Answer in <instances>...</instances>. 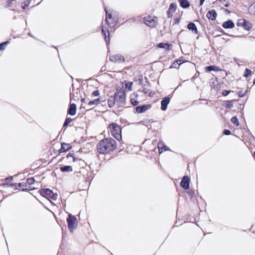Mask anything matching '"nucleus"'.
<instances>
[{
  "instance_id": "1",
  "label": "nucleus",
  "mask_w": 255,
  "mask_h": 255,
  "mask_svg": "<svg viewBox=\"0 0 255 255\" xmlns=\"http://www.w3.org/2000/svg\"><path fill=\"white\" fill-rule=\"evenodd\" d=\"M117 147L116 141L112 138H105L101 140L97 146L100 154H107L113 151Z\"/></svg>"
},
{
  "instance_id": "2",
  "label": "nucleus",
  "mask_w": 255,
  "mask_h": 255,
  "mask_svg": "<svg viewBox=\"0 0 255 255\" xmlns=\"http://www.w3.org/2000/svg\"><path fill=\"white\" fill-rule=\"evenodd\" d=\"M109 128L112 135L118 140L120 141L122 139V129L117 124L112 123L110 125Z\"/></svg>"
},
{
  "instance_id": "3",
  "label": "nucleus",
  "mask_w": 255,
  "mask_h": 255,
  "mask_svg": "<svg viewBox=\"0 0 255 255\" xmlns=\"http://www.w3.org/2000/svg\"><path fill=\"white\" fill-rule=\"evenodd\" d=\"M68 214V217L67 218L68 228L71 233H73L77 229L78 226V222L76 217L70 213Z\"/></svg>"
},
{
  "instance_id": "4",
  "label": "nucleus",
  "mask_w": 255,
  "mask_h": 255,
  "mask_svg": "<svg viewBox=\"0 0 255 255\" xmlns=\"http://www.w3.org/2000/svg\"><path fill=\"white\" fill-rule=\"evenodd\" d=\"M114 97L116 100V106L118 107L122 106L126 100L123 91L117 89L114 95Z\"/></svg>"
},
{
  "instance_id": "5",
  "label": "nucleus",
  "mask_w": 255,
  "mask_h": 255,
  "mask_svg": "<svg viewBox=\"0 0 255 255\" xmlns=\"http://www.w3.org/2000/svg\"><path fill=\"white\" fill-rule=\"evenodd\" d=\"M39 192L41 196L47 198L49 201H50V199L56 200L58 197L57 193H53L51 190L48 188L41 189Z\"/></svg>"
},
{
  "instance_id": "6",
  "label": "nucleus",
  "mask_w": 255,
  "mask_h": 255,
  "mask_svg": "<svg viewBox=\"0 0 255 255\" xmlns=\"http://www.w3.org/2000/svg\"><path fill=\"white\" fill-rule=\"evenodd\" d=\"M106 13V21L108 24L111 27L115 26L118 20V17L117 16H113L111 13H108L106 8H105Z\"/></svg>"
},
{
  "instance_id": "7",
  "label": "nucleus",
  "mask_w": 255,
  "mask_h": 255,
  "mask_svg": "<svg viewBox=\"0 0 255 255\" xmlns=\"http://www.w3.org/2000/svg\"><path fill=\"white\" fill-rule=\"evenodd\" d=\"M157 17L147 16L144 18V23L148 27L154 28L157 25Z\"/></svg>"
},
{
  "instance_id": "8",
  "label": "nucleus",
  "mask_w": 255,
  "mask_h": 255,
  "mask_svg": "<svg viewBox=\"0 0 255 255\" xmlns=\"http://www.w3.org/2000/svg\"><path fill=\"white\" fill-rule=\"evenodd\" d=\"M238 25L242 26L245 29L249 30L252 28V24L249 22L244 19H240L239 20Z\"/></svg>"
},
{
  "instance_id": "9",
  "label": "nucleus",
  "mask_w": 255,
  "mask_h": 255,
  "mask_svg": "<svg viewBox=\"0 0 255 255\" xmlns=\"http://www.w3.org/2000/svg\"><path fill=\"white\" fill-rule=\"evenodd\" d=\"M110 60L112 62L117 63H121L125 61L124 57L120 54H116L110 56Z\"/></svg>"
},
{
  "instance_id": "10",
  "label": "nucleus",
  "mask_w": 255,
  "mask_h": 255,
  "mask_svg": "<svg viewBox=\"0 0 255 255\" xmlns=\"http://www.w3.org/2000/svg\"><path fill=\"white\" fill-rule=\"evenodd\" d=\"M189 178L187 176H184L180 182V186L185 190L188 189L189 188Z\"/></svg>"
},
{
  "instance_id": "11",
  "label": "nucleus",
  "mask_w": 255,
  "mask_h": 255,
  "mask_svg": "<svg viewBox=\"0 0 255 255\" xmlns=\"http://www.w3.org/2000/svg\"><path fill=\"white\" fill-rule=\"evenodd\" d=\"M151 108L150 104L143 105L139 106L135 108L136 112L138 114H141L145 112Z\"/></svg>"
},
{
  "instance_id": "12",
  "label": "nucleus",
  "mask_w": 255,
  "mask_h": 255,
  "mask_svg": "<svg viewBox=\"0 0 255 255\" xmlns=\"http://www.w3.org/2000/svg\"><path fill=\"white\" fill-rule=\"evenodd\" d=\"M170 99L168 97H164L161 101V109L165 111L167 108V106L170 102Z\"/></svg>"
},
{
  "instance_id": "13",
  "label": "nucleus",
  "mask_w": 255,
  "mask_h": 255,
  "mask_svg": "<svg viewBox=\"0 0 255 255\" xmlns=\"http://www.w3.org/2000/svg\"><path fill=\"white\" fill-rule=\"evenodd\" d=\"M217 16L216 11L214 9L209 10L206 16L209 19L211 20H214L216 19Z\"/></svg>"
},
{
  "instance_id": "14",
  "label": "nucleus",
  "mask_w": 255,
  "mask_h": 255,
  "mask_svg": "<svg viewBox=\"0 0 255 255\" xmlns=\"http://www.w3.org/2000/svg\"><path fill=\"white\" fill-rule=\"evenodd\" d=\"M76 110H77V106L75 104L72 103L70 104L68 111L67 113L68 114L71 115V116H74L76 114Z\"/></svg>"
},
{
  "instance_id": "15",
  "label": "nucleus",
  "mask_w": 255,
  "mask_h": 255,
  "mask_svg": "<svg viewBox=\"0 0 255 255\" xmlns=\"http://www.w3.org/2000/svg\"><path fill=\"white\" fill-rule=\"evenodd\" d=\"M66 159L67 160V163L69 164H71L73 162H74L76 160V158L74 156V154L73 152H69L66 155Z\"/></svg>"
},
{
  "instance_id": "16",
  "label": "nucleus",
  "mask_w": 255,
  "mask_h": 255,
  "mask_svg": "<svg viewBox=\"0 0 255 255\" xmlns=\"http://www.w3.org/2000/svg\"><path fill=\"white\" fill-rule=\"evenodd\" d=\"M100 101L101 100L99 98L89 101L88 103L87 107V108L88 109L87 110L92 109L93 105H98L100 103Z\"/></svg>"
},
{
  "instance_id": "17",
  "label": "nucleus",
  "mask_w": 255,
  "mask_h": 255,
  "mask_svg": "<svg viewBox=\"0 0 255 255\" xmlns=\"http://www.w3.org/2000/svg\"><path fill=\"white\" fill-rule=\"evenodd\" d=\"M234 26L235 24L233 21L231 20H228L224 22L222 24V26L224 28H232L234 27Z\"/></svg>"
},
{
  "instance_id": "18",
  "label": "nucleus",
  "mask_w": 255,
  "mask_h": 255,
  "mask_svg": "<svg viewBox=\"0 0 255 255\" xmlns=\"http://www.w3.org/2000/svg\"><path fill=\"white\" fill-rule=\"evenodd\" d=\"M187 28L189 30H191L195 34H197L198 33L197 28L193 22H191L188 23L187 25Z\"/></svg>"
},
{
  "instance_id": "19",
  "label": "nucleus",
  "mask_w": 255,
  "mask_h": 255,
  "mask_svg": "<svg viewBox=\"0 0 255 255\" xmlns=\"http://www.w3.org/2000/svg\"><path fill=\"white\" fill-rule=\"evenodd\" d=\"M206 72H210L212 71H221V69L216 66L211 65V66L206 67Z\"/></svg>"
},
{
  "instance_id": "20",
  "label": "nucleus",
  "mask_w": 255,
  "mask_h": 255,
  "mask_svg": "<svg viewBox=\"0 0 255 255\" xmlns=\"http://www.w3.org/2000/svg\"><path fill=\"white\" fill-rule=\"evenodd\" d=\"M108 104L110 108L113 107L115 105H116V100L114 98V96H110L108 100Z\"/></svg>"
},
{
  "instance_id": "21",
  "label": "nucleus",
  "mask_w": 255,
  "mask_h": 255,
  "mask_svg": "<svg viewBox=\"0 0 255 255\" xmlns=\"http://www.w3.org/2000/svg\"><path fill=\"white\" fill-rule=\"evenodd\" d=\"M180 5L183 8H187L190 6V3L187 0H178Z\"/></svg>"
},
{
  "instance_id": "22",
  "label": "nucleus",
  "mask_w": 255,
  "mask_h": 255,
  "mask_svg": "<svg viewBox=\"0 0 255 255\" xmlns=\"http://www.w3.org/2000/svg\"><path fill=\"white\" fill-rule=\"evenodd\" d=\"M171 44L167 43H160L158 44L157 47L161 48H164L168 50L170 47Z\"/></svg>"
},
{
  "instance_id": "23",
  "label": "nucleus",
  "mask_w": 255,
  "mask_h": 255,
  "mask_svg": "<svg viewBox=\"0 0 255 255\" xmlns=\"http://www.w3.org/2000/svg\"><path fill=\"white\" fill-rule=\"evenodd\" d=\"M176 8H177V4L176 3H171L169 5V8L167 11L168 13L169 14V13L170 11H171L172 12H175Z\"/></svg>"
},
{
  "instance_id": "24",
  "label": "nucleus",
  "mask_w": 255,
  "mask_h": 255,
  "mask_svg": "<svg viewBox=\"0 0 255 255\" xmlns=\"http://www.w3.org/2000/svg\"><path fill=\"white\" fill-rule=\"evenodd\" d=\"M182 63L181 60H177L176 62H174L172 63V64L170 66L171 68H178L179 67V65Z\"/></svg>"
},
{
  "instance_id": "25",
  "label": "nucleus",
  "mask_w": 255,
  "mask_h": 255,
  "mask_svg": "<svg viewBox=\"0 0 255 255\" xmlns=\"http://www.w3.org/2000/svg\"><path fill=\"white\" fill-rule=\"evenodd\" d=\"M132 86V82L125 81V90L128 91H130Z\"/></svg>"
},
{
  "instance_id": "26",
  "label": "nucleus",
  "mask_w": 255,
  "mask_h": 255,
  "mask_svg": "<svg viewBox=\"0 0 255 255\" xmlns=\"http://www.w3.org/2000/svg\"><path fill=\"white\" fill-rule=\"evenodd\" d=\"M102 33L105 36V40L107 44L110 42L109 32H108V36L106 35V31L104 28H102Z\"/></svg>"
},
{
  "instance_id": "27",
  "label": "nucleus",
  "mask_w": 255,
  "mask_h": 255,
  "mask_svg": "<svg viewBox=\"0 0 255 255\" xmlns=\"http://www.w3.org/2000/svg\"><path fill=\"white\" fill-rule=\"evenodd\" d=\"M231 121L233 124L235 125L236 126H239V122L237 117H233V118H232V119H231Z\"/></svg>"
},
{
  "instance_id": "28",
  "label": "nucleus",
  "mask_w": 255,
  "mask_h": 255,
  "mask_svg": "<svg viewBox=\"0 0 255 255\" xmlns=\"http://www.w3.org/2000/svg\"><path fill=\"white\" fill-rule=\"evenodd\" d=\"M233 102H234V101H233V100L226 101V108H228V109L232 108L233 106Z\"/></svg>"
},
{
  "instance_id": "29",
  "label": "nucleus",
  "mask_w": 255,
  "mask_h": 255,
  "mask_svg": "<svg viewBox=\"0 0 255 255\" xmlns=\"http://www.w3.org/2000/svg\"><path fill=\"white\" fill-rule=\"evenodd\" d=\"M9 43V41H6L0 44V49L3 50L5 49V46Z\"/></svg>"
},
{
  "instance_id": "30",
  "label": "nucleus",
  "mask_w": 255,
  "mask_h": 255,
  "mask_svg": "<svg viewBox=\"0 0 255 255\" xmlns=\"http://www.w3.org/2000/svg\"><path fill=\"white\" fill-rule=\"evenodd\" d=\"M29 4H30V1L29 0L23 1L22 3V8L23 9H25L26 7L28 6Z\"/></svg>"
},
{
  "instance_id": "31",
  "label": "nucleus",
  "mask_w": 255,
  "mask_h": 255,
  "mask_svg": "<svg viewBox=\"0 0 255 255\" xmlns=\"http://www.w3.org/2000/svg\"><path fill=\"white\" fill-rule=\"evenodd\" d=\"M252 74V71L249 69H246L244 76L246 77H248V76H250Z\"/></svg>"
},
{
  "instance_id": "32",
  "label": "nucleus",
  "mask_w": 255,
  "mask_h": 255,
  "mask_svg": "<svg viewBox=\"0 0 255 255\" xmlns=\"http://www.w3.org/2000/svg\"><path fill=\"white\" fill-rule=\"evenodd\" d=\"M35 182L34 178L33 177L28 178L27 179V183L29 185H32Z\"/></svg>"
},
{
  "instance_id": "33",
  "label": "nucleus",
  "mask_w": 255,
  "mask_h": 255,
  "mask_svg": "<svg viewBox=\"0 0 255 255\" xmlns=\"http://www.w3.org/2000/svg\"><path fill=\"white\" fill-rule=\"evenodd\" d=\"M72 119L70 118H67L65 120V127L67 126L72 121Z\"/></svg>"
},
{
  "instance_id": "34",
  "label": "nucleus",
  "mask_w": 255,
  "mask_h": 255,
  "mask_svg": "<svg viewBox=\"0 0 255 255\" xmlns=\"http://www.w3.org/2000/svg\"><path fill=\"white\" fill-rule=\"evenodd\" d=\"M158 147L159 153L163 152V151H166L167 150V148L166 146L165 147V148L164 147V148H163L160 146L159 144H158Z\"/></svg>"
},
{
  "instance_id": "35",
  "label": "nucleus",
  "mask_w": 255,
  "mask_h": 255,
  "mask_svg": "<svg viewBox=\"0 0 255 255\" xmlns=\"http://www.w3.org/2000/svg\"><path fill=\"white\" fill-rule=\"evenodd\" d=\"M72 148V146L70 144H67L65 143V152Z\"/></svg>"
},
{
  "instance_id": "36",
  "label": "nucleus",
  "mask_w": 255,
  "mask_h": 255,
  "mask_svg": "<svg viewBox=\"0 0 255 255\" xmlns=\"http://www.w3.org/2000/svg\"><path fill=\"white\" fill-rule=\"evenodd\" d=\"M72 167L70 165H65V172L72 171Z\"/></svg>"
},
{
  "instance_id": "37",
  "label": "nucleus",
  "mask_w": 255,
  "mask_h": 255,
  "mask_svg": "<svg viewBox=\"0 0 255 255\" xmlns=\"http://www.w3.org/2000/svg\"><path fill=\"white\" fill-rule=\"evenodd\" d=\"M130 102H131V104L133 106H136L138 103V102L137 101V100H136L133 98L130 99Z\"/></svg>"
},
{
  "instance_id": "38",
  "label": "nucleus",
  "mask_w": 255,
  "mask_h": 255,
  "mask_svg": "<svg viewBox=\"0 0 255 255\" xmlns=\"http://www.w3.org/2000/svg\"><path fill=\"white\" fill-rule=\"evenodd\" d=\"M99 94H100V92H99V90H98L93 91L92 93V96H95V97L98 96L99 95Z\"/></svg>"
},
{
  "instance_id": "39",
  "label": "nucleus",
  "mask_w": 255,
  "mask_h": 255,
  "mask_svg": "<svg viewBox=\"0 0 255 255\" xmlns=\"http://www.w3.org/2000/svg\"><path fill=\"white\" fill-rule=\"evenodd\" d=\"M223 133L225 135H228L231 134V131L230 130L227 129H225L223 131Z\"/></svg>"
},
{
  "instance_id": "40",
  "label": "nucleus",
  "mask_w": 255,
  "mask_h": 255,
  "mask_svg": "<svg viewBox=\"0 0 255 255\" xmlns=\"http://www.w3.org/2000/svg\"><path fill=\"white\" fill-rule=\"evenodd\" d=\"M230 93H231L230 91L225 90L222 92V95L225 96H226L228 95Z\"/></svg>"
},
{
  "instance_id": "41",
  "label": "nucleus",
  "mask_w": 255,
  "mask_h": 255,
  "mask_svg": "<svg viewBox=\"0 0 255 255\" xmlns=\"http://www.w3.org/2000/svg\"><path fill=\"white\" fill-rule=\"evenodd\" d=\"M13 177L12 176H9L8 177H7L5 178V181L6 182H11V181H12L13 180Z\"/></svg>"
},
{
  "instance_id": "42",
  "label": "nucleus",
  "mask_w": 255,
  "mask_h": 255,
  "mask_svg": "<svg viewBox=\"0 0 255 255\" xmlns=\"http://www.w3.org/2000/svg\"><path fill=\"white\" fill-rule=\"evenodd\" d=\"M17 185L18 187L16 188V189H19V188H21L22 187H25V186H24V185L22 183H19Z\"/></svg>"
},
{
  "instance_id": "43",
  "label": "nucleus",
  "mask_w": 255,
  "mask_h": 255,
  "mask_svg": "<svg viewBox=\"0 0 255 255\" xmlns=\"http://www.w3.org/2000/svg\"><path fill=\"white\" fill-rule=\"evenodd\" d=\"M61 147L59 150L60 153L64 152V150H63L64 149V142H61Z\"/></svg>"
},
{
  "instance_id": "44",
  "label": "nucleus",
  "mask_w": 255,
  "mask_h": 255,
  "mask_svg": "<svg viewBox=\"0 0 255 255\" xmlns=\"http://www.w3.org/2000/svg\"><path fill=\"white\" fill-rule=\"evenodd\" d=\"M141 92H143V93L145 94H148V90L146 89V88L143 87V89L141 91Z\"/></svg>"
},
{
  "instance_id": "45",
  "label": "nucleus",
  "mask_w": 255,
  "mask_h": 255,
  "mask_svg": "<svg viewBox=\"0 0 255 255\" xmlns=\"http://www.w3.org/2000/svg\"><path fill=\"white\" fill-rule=\"evenodd\" d=\"M244 96H245V94H243L241 92L239 93V96L241 98L243 97Z\"/></svg>"
},
{
  "instance_id": "46",
  "label": "nucleus",
  "mask_w": 255,
  "mask_h": 255,
  "mask_svg": "<svg viewBox=\"0 0 255 255\" xmlns=\"http://www.w3.org/2000/svg\"><path fill=\"white\" fill-rule=\"evenodd\" d=\"M205 1V0H200V4L202 5Z\"/></svg>"
},
{
  "instance_id": "47",
  "label": "nucleus",
  "mask_w": 255,
  "mask_h": 255,
  "mask_svg": "<svg viewBox=\"0 0 255 255\" xmlns=\"http://www.w3.org/2000/svg\"><path fill=\"white\" fill-rule=\"evenodd\" d=\"M60 169L62 172H64V166H61Z\"/></svg>"
},
{
  "instance_id": "48",
  "label": "nucleus",
  "mask_w": 255,
  "mask_h": 255,
  "mask_svg": "<svg viewBox=\"0 0 255 255\" xmlns=\"http://www.w3.org/2000/svg\"><path fill=\"white\" fill-rule=\"evenodd\" d=\"M85 100H86L85 98H82V99H81V102L83 103L85 101Z\"/></svg>"
},
{
  "instance_id": "49",
  "label": "nucleus",
  "mask_w": 255,
  "mask_h": 255,
  "mask_svg": "<svg viewBox=\"0 0 255 255\" xmlns=\"http://www.w3.org/2000/svg\"><path fill=\"white\" fill-rule=\"evenodd\" d=\"M139 84H142V80L140 79H139Z\"/></svg>"
},
{
  "instance_id": "50",
  "label": "nucleus",
  "mask_w": 255,
  "mask_h": 255,
  "mask_svg": "<svg viewBox=\"0 0 255 255\" xmlns=\"http://www.w3.org/2000/svg\"><path fill=\"white\" fill-rule=\"evenodd\" d=\"M253 85H255V79L254 80Z\"/></svg>"
},
{
  "instance_id": "51",
  "label": "nucleus",
  "mask_w": 255,
  "mask_h": 255,
  "mask_svg": "<svg viewBox=\"0 0 255 255\" xmlns=\"http://www.w3.org/2000/svg\"><path fill=\"white\" fill-rule=\"evenodd\" d=\"M225 6L226 7H228L229 4H226L225 5Z\"/></svg>"
},
{
  "instance_id": "52",
  "label": "nucleus",
  "mask_w": 255,
  "mask_h": 255,
  "mask_svg": "<svg viewBox=\"0 0 255 255\" xmlns=\"http://www.w3.org/2000/svg\"><path fill=\"white\" fill-rule=\"evenodd\" d=\"M11 186H14V184H11L10 185Z\"/></svg>"
}]
</instances>
